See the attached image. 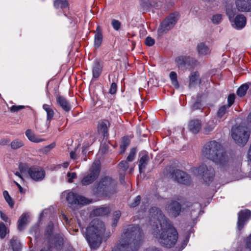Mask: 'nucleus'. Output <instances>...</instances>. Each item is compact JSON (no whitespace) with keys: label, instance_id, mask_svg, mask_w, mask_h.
Segmentation results:
<instances>
[{"label":"nucleus","instance_id":"473e14b6","mask_svg":"<svg viewBox=\"0 0 251 251\" xmlns=\"http://www.w3.org/2000/svg\"><path fill=\"white\" fill-rule=\"evenodd\" d=\"M11 247L13 251H19L21 249L20 243L16 238H12L10 240Z\"/></svg>","mask_w":251,"mask_h":251},{"label":"nucleus","instance_id":"c03bdc74","mask_svg":"<svg viewBox=\"0 0 251 251\" xmlns=\"http://www.w3.org/2000/svg\"><path fill=\"white\" fill-rule=\"evenodd\" d=\"M136 151L135 149L133 148L131 150L130 153L127 157V160L128 161L131 162L134 160Z\"/></svg>","mask_w":251,"mask_h":251},{"label":"nucleus","instance_id":"7c9ffc66","mask_svg":"<svg viewBox=\"0 0 251 251\" xmlns=\"http://www.w3.org/2000/svg\"><path fill=\"white\" fill-rule=\"evenodd\" d=\"M129 144V140L127 137H124L122 139V143L120 145V153H123L126 148Z\"/></svg>","mask_w":251,"mask_h":251},{"label":"nucleus","instance_id":"6ab92c4d","mask_svg":"<svg viewBox=\"0 0 251 251\" xmlns=\"http://www.w3.org/2000/svg\"><path fill=\"white\" fill-rule=\"evenodd\" d=\"M140 159L139 160V168L140 173L143 172L148 162L149 161V156L146 151H142L140 154Z\"/></svg>","mask_w":251,"mask_h":251},{"label":"nucleus","instance_id":"72a5a7b5","mask_svg":"<svg viewBox=\"0 0 251 251\" xmlns=\"http://www.w3.org/2000/svg\"><path fill=\"white\" fill-rule=\"evenodd\" d=\"M98 128L99 131L105 136L107 132V122L102 121L99 124Z\"/></svg>","mask_w":251,"mask_h":251},{"label":"nucleus","instance_id":"a211bd4d","mask_svg":"<svg viewBox=\"0 0 251 251\" xmlns=\"http://www.w3.org/2000/svg\"><path fill=\"white\" fill-rule=\"evenodd\" d=\"M197 50L200 56H207L211 52L210 48L203 42L200 43L197 45Z\"/></svg>","mask_w":251,"mask_h":251},{"label":"nucleus","instance_id":"ddd939ff","mask_svg":"<svg viewBox=\"0 0 251 251\" xmlns=\"http://www.w3.org/2000/svg\"><path fill=\"white\" fill-rule=\"evenodd\" d=\"M251 217V212L245 209L240 211L238 213L237 228L239 230L242 229L245 224Z\"/></svg>","mask_w":251,"mask_h":251},{"label":"nucleus","instance_id":"423d86ee","mask_svg":"<svg viewBox=\"0 0 251 251\" xmlns=\"http://www.w3.org/2000/svg\"><path fill=\"white\" fill-rule=\"evenodd\" d=\"M19 169L21 173L25 176H29L35 181L43 180L46 176L45 170L40 167H31L30 168L20 165Z\"/></svg>","mask_w":251,"mask_h":251},{"label":"nucleus","instance_id":"ea45409f","mask_svg":"<svg viewBox=\"0 0 251 251\" xmlns=\"http://www.w3.org/2000/svg\"><path fill=\"white\" fill-rule=\"evenodd\" d=\"M235 96L234 94H230L227 98L228 104L225 105L227 108H229L233 104L235 100Z\"/></svg>","mask_w":251,"mask_h":251},{"label":"nucleus","instance_id":"58836bf2","mask_svg":"<svg viewBox=\"0 0 251 251\" xmlns=\"http://www.w3.org/2000/svg\"><path fill=\"white\" fill-rule=\"evenodd\" d=\"M128 164L126 161H122L119 164V169L125 172L128 168Z\"/></svg>","mask_w":251,"mask_h":251},{"label":"nucleus","instance_id":"79ce46f5","mask_svg":"<svg viewBox=\"0 0 251 251\" xmlns=\"http://www.w3.org/2000/svg\"><path fill=\"white\" fill-rule=\"evenodd\" d=\"M121 216V212L120 211H116L114 213V220L112 223V226H115L118 222V220Z\"/></svg>","mask_w":251,"mask_h":251},{"label":"nucleus","instance_id":"bb28decb","mask_svg":"<svg viewBox=\"0 0 251 251\" xmlns=\"http://www.w3.org/2000/svg\"><path fill=\"white\" fill-rule=\"evenodd\" d=\"M199 81V74L197 72H194L191 73L189 75V88L195 86Z\"/></svg>","mask_w":251,"mask_h":251},{"label":"nucleus","instance_id":"aec40b11","mask_svg":"<svg viewBox=\"0 0 251 251\" xmlns=\"http://www.w3.org/2000/svg\"><path fill=\"white\" fill-rule=\"evenodd\" d=\"M57 103L66 112H68L71 110V105L66 99L61 96L56 97Z\"/></svg>","mask_w":251,"mask_h":251},{"label":"nucleus","instance_id":"09e8293b","mask_svg":"<svg viewBox=\"0 0 251 251\" xmlns=\"http://www.w3.org/2000/svg\"><path fill=\"white\" fill-rule=\"evenodd\" d=\"M117 91V84L113 82L111 84L109 91V93L111 94H114Z\"/></svg>","mask_w":251,"mask_h":251},{"label":"nucleus","instance_id":"69168bd1","mask_svg":"<svg viewBox=\"0 0 251 251\" xmlns=\"http://www.w3.org/2000/svg\"><path fill=\"white\" fill-rule=\"evenodd\" d=\"M15 175L16 176H18V177H19L22 180H23V176L21 175L20 173H19L18 172H16L15 173Z\"/></svg>","mask_w":251,"mask_h":251},{"label":"nucleus","instance_id":"3c124183","mask_svg":"<svg viewBox=\"0 0 251 251\" xmlns=\"http://www.w3.org/2000/svg\"><path fill=\"white\" fill-rule=\"evenodd\" d=\"M67 176L68 177V182L69 183H72L73 182V179L76 177V175L75 173H68L67 174Z\"/></svg>","mask_w":251,"mask_h":251},{"label":"nucleus","instance_id":"774afa93","mask_svg":"<svg viewBox=\"0 0 251 251\" xmlns=\"http://www.w3.org/2000/svg\"><path fill=\"white\" fill-rule=\"evenodd\" d=\"M62 216L63 217L64 219L66 221V223H67L68 219H67V217L65 215H63Z\"/></svg>","mask_w":251,"mask_h":251},{"label":"nucleus","instance_id":"7ed1b4c3","mask_svg":"<svg viewBox=\"0 0 251 251\" xmlns=\"http://www.w3.org/2000/svg\"><path fill=\"white\" fill-rule=\"evenodd\" d=\"M203 155L215 163L221 171L226 170L228 166L229 158L222 146L215 141L207 143L202 150Z\"/></svg>","mask_w":251,"mask_h":251},{"label":"nucleus","instance_id":"864d4df0","mask_svg":"<svg viewBox=\"0 0 251 251\" xmlns=\"http://www.w3.org/2000/svg\"><path fill=\"white\" fill-rule=\"evenodd\" d=\"M57 241L58 245L55 244V246L57 249H59L63 244V239L61 237H58Z\"/></svg>","mask_w":251,"mask_h":251},{"label":"nucleus","instance_id":"f8f14e48","mask_svg":"<svg viewBox=\"0 0 251 251\" xmlns=\"http://www.w3.org/2000/svg\"><path fill=\"white\" fill-rule=\"evenodd\" d=\"M227 14L228 15L229 20L231 23V25L233 28L237 30H240L245 26L247 23V19L246 17L243 15H237L234 19L231 20V14H230L228 11H227Z\"/></svg>","mask_w":251,"mask_h":251},{"label":"nucleus","instance_id":"13d9d810","mask_svg":"<svg viewBox=\"0 0 251 251\" xmlns=\"http://www.w3.org/2000/svg\"><path fill=\"white\" fill-rule=\"evenodd\" d=\"M9 143V140L7 139H3L0 140V144L2 145H7Z\"/></svg>","mask_w":251,"mask_h":251},{"label":"nucleus","instance_id":"680f3d73","mask_svg":"<svg viewBox=\"0 0 251 251\" xmlns=\"http://www.w3.org/2000/svg\"><path fill=\"white\" fill-rule=\"evenodd\" d=\"M7 202V203L9 204V205L11 206V207H12L14 205V202L12 200V199L11 198V197L9 198V199H6L5 200Z\"/></svg>","mask_w":251,"mask_h":251},{"label":"nucleus","instance_id":"2f4dec72","mask_svg":"<svg viewBox=\"0 0 251 251\" xmlns=\"http://www.w3.org/2000/svg\"><path fill=\"white\" fill-rule=\"evenodd\" d=\"M248 89L249 85L247 84H244L242 85L237 91V95L241 97L244 96Z\"/></svg>","mask_w":251,"mask_h":251},{"label":"nucleus","instance_id":"f704fd0d","mask_svg":"<svg viewBox=\"0 0 251 251\" xmlns=\"http://www.w3.org/2000/svg\"><path fill=\"white\" fill-rule=\"evenodd\" d=\"M54 5L57 8H65L68 7V4L66 0H56L54 1Z\"/></svg>","mask_w":251,"mask_h":251},{"label":"nucleus","instance_id":"f3484780","mask_svg":"<svg viewBox=\"0 0 251 251\" xmlns=\"http://www.w3.org/2000/svg\"><path fill=\"white\" fill-rule=\"evenodd\" d=\"M167 209L172 216L176 217L181 211V205L177 201H172L167 206Z\"/></svg>","mask_w":251,"mask_h":251},{"label":"nucleus","instance_id":"c9c22d12","mask_svg":"<svg viewBox=\"0 0 251 251\" xmlns=\"http://www.w3.org/2000/svg\"><path fill=\"white\" fill-rule=\"evenodd\" d=\"M9 231L6 227L5 224L2 223H0V238L1 239L4 238L6 234L8 233Z\"/></svg>","mask_w":251,"mask_h":251},{"label":"nucleus","instance_id":"6e6552de","mask_svg":"<svg viewBox=\"0 0 251 251\" xmlns=\"http://www.w3.org/2000/svg\"><path fill=\"white\" fill-rule=\"evenodd\" d=\"M179 18V14L174 12L170 14L161 23L158 30L157 34L162 36L171 30L176 25Z\"/></svg>","mask_w":251,"mask_h":251},{"label":"nucleus","instance_id":"9b49d317","mask_svg":"<svg viewBox=\"0 0 251 251\" xmlns=\"http://www.w3.org/2000/svg\"><path fill=\"white\" fill-rule=\"evenodd\" d=\"M66 201L71 204L81 205L89 204L90 202V201L85 197L72 192L67 194Z\"/></svg>","mask_w":251,"mask_h":251},{"label":"nucleus","instance_id":"8fccbe9b","mask_svg":"<svg viewBox=\"0 0 251 251\" xmlns=\"http://www.w3.org/2000/svg\"><path fill=\"white\" fill-rule=\"evenodd\" d=\"M154 42V40L151 37H147L146 39V44L148 46H153Z\"/></svg>","mask_w":251,"mask_h":251},{"label":"nucleus","instance_id":"20e7f679","mask_svg":"<svg viewBox=\"0 0 251 251\" xmlns=\"http://www.w3.org/2000/svg\"><path fill=\"white\" fill-rule=\"evenodd\" d=\"M104 231V225L100 220L95 219L90 223L86 228V238L91 248L96 249L100 246Z\"/></svg>","mask_w":251,"mask_h":251},{"label":"nucleus","instance_id":"393cba45","mask_svg":"<svg viewBox=\"0 0 251 251\" xmlns=\"http://www.w3.org/2000/svg\"><path fill=\"white\" fill-rule=\"evenodd\" d=\"M25 135L28 140L32 142L40 143L44 141V139L36 136L30 129H27L25 131Z\"/></svg>","mask_w":251,"mask_h":251},{"label":"nucleus","instance_id":"052dcab7","mask_svg":"<svg viewBox=\"0 0 251 251\" xmlns=\"http://www.w3.org/2000/svg\"><path fill=\"white\" fill-rule=\"evenodd\" d=\"M70 157L71 158L74 159V160H75V159H77V155L76 154V153L74 152V151H71L70 152Z\"/></svg>","mask_w":251,"mask_h":251},{"label":"nucleus","instance_id":"c85d7f7f","mask_svg":"<svg viewBox=\"0 0 251 251\" xmlns=\"http://www.w3.org/2000/svg\"><path fill=\"white\" fill-rule=\"evenodd\" d=\"M43 108L47 112V120L50 122V121L52 120L54 116V111L53 109L50 107V105L44 104L43 105Z\"/></svg>","mask_w":251,"mask_h":251},{"label":"nucleus","instance_id":"e433bc0d","mask_svg":"<svg viewBox=\"0 0 251 251\" xmlns=\"http://www.w3.org/2000/svg\"><path fill=\"white\" fill-rule=\"evenodd\" d=\"M170 78L171 80L173 85H174L176 88H178L179 87V84L177 80L176 73L173 71L171 72L170 74Z\"/></svg>","mask_w":251,"mask_h":251},{"label":"nucleus","instance_id":"a18cd8bd","mask_svg":"<svg viewBox=\"0 0 251 251\" xmlns=\"http://www.w3.org/2000/svg\"><path fill=\"white\" fill-rule=\"evenodd\" d=\"M140 200H141L140 196H137L134 200L133 201L129 204V206L130 207H133V208L136 207L139 204V203L140 202Z\"/></svg>","mask_w":251,"mask_h":251},{"label":"nucleus","instance_id":"0e129e2a","mask_svg":"<svg viewBox=\"0 0 251 251\" xmlns=\"http://www.w3.org/2000/svg\"><path fill=\"white\" fill-rule=\"evenodd\" d=\"M146 251H161L156 248H150L146 250Z\"/></svg>","mask_w":251,"mask_h":251},{"label":"nucleus","instance_id":"a878e982","mask_svg":"<svg viewBox=\"0 0 251 251\" xmlns=\"http://www.w3.org/2000/svg\"><path fill=\"white\" fill-rule=\"evenodd\" d=\"M29 215L28 213H23L18 221V229L22 230L27 223Z\"/></svg>","mask_w":251,"mask_h":251},{"label":"nucleus","instance_id":"4be33fe9","mask_svg":"<svg viewBox=\"0 0 251 251\" xmlns=\"http://www.w3.org/2000/svg\"><path fill=\"white\" fill-rule=\"evenodd\" d=\"M189 129L194 133H197L201 129V123L199 120H192L189 122Z\"/></svg>","mask_w":251,"mask_h":251},{"label":"nucleus","instance_id":"338daca9","mask_svg":"<svg viewBox=\"0 0 251 251\" xmlns=\"http://www.w3.org/2000/svg\"><path fill=\"white\" fill-rule=\"evenodd\" d=\"M69 164V163L67 162H64L62 164V167L64 168H66L68 167Z\"/></svg>","mask_w":251,"mask_h":251},{"label":"nucleus","instance_id":"f257e3e1","mask_svg":"<svg viewBox=\"0 0 251 251\" xmlns=\"http://www.w3.org/2000/svg\"><path fill=\"white\" fill-rule=\"evenodd\" d=\"M150 222L152 225L153 236L160 244L167 248L174 246L178 239V234L175 227L156 207L150 210Z\"/></svg>","mask_w":251,"mask_h":251},{"label":"nucleus","instance_id":"4c0bfd02","mask_svg":"<svg viewBox=\"0 0 251 251\" xmlns=\"http://www.w3.org/2000/svg\"><path fill=\"white\" fill-rule=\"evenodd\" d=\"M217 121L214 122V120L210 121L207 124L206 126L204 127V130L206 132L211 131L215 127L217 124Z\"/></svg>","mask_w":251,"mask_h":251},{"label":"nucleus","instance_id":"6e6d98bb","mask_svg":"<svg viewBox=\"0 0 251 251\" xmlns=\"http://www.w3.org/2000/svg\"><path fill=\"white\" fill-rule=\"evenodd\" d=\"M246 245H247V247L251 250V234L247 239Z\"/></svg>","mask_w":251,"mask_h":251},{"label":"nucleus","instance_id":"1a4fd4ad","mask_svg":"<svg viewBox=\"0 0 251 251\" xmlns=\"http://www.w3.org/2000/svg\"><path fill=\"white\" fill-rule=\"evenodd\" d=\"M192 171L195 176L201 177L205 182L211 181L215 175L213 168L211 167L208 168L203 164L200 165L198 168L192 169Z\"/></svg>","mask_w":251,"mask_h":251},{"label":"nucleus","instance_id":"9d476101","mask_svg":"<svg viewBox=\"0 0 251 251\" xmlns=\"http://www.w3.org/2000/svg\"><path fill=\"white\" fill-rule=\"evenodd\" d=\"M100 172V166L98 163H94L90 169L89 173L81 180L83 185L92 183L98 177Z\"/></svg>","mask_w":251,"mask_h":251},{"label":"nucleus","instance_id":"37998d69","mask_svg":"<svg viewBox=\"0 0 251 251\" xmlns=\"http://www.w3.org/2000/svg\"><path fill=\"white\" fill-rule=\"evenodd\" d=\"M111 25L113 28L116 30H118L121 27V23L117 20L113 19L112 20Z\"/></svg>","mask_w":251,"mask_h":251},{"label":"nucleus","instance_id":"5fc2aeb1","mask_svg":"<svg viewBox=\"0 0 251 251\" xmlns=\"http://www.w3.org/2000/svg\"><path fill=\"white\" fill-rule=\"evenodd\" d=\"M0 217L6 223L10 224V221L8 217L5 214L3 213L1 211H0Z\"/></svg>","mask_w":251,"mask_h":251},{"label":"nucleus","instance_id":"de8ad7c7","mask_svg":"<svg viewBox=\"0 0 251 251\" xmlns=\"http://www.w3.org/2000/svg\"><path fill=\"white\" fill-rule=\"evenodd\" d=\"M55 146V144L54 143H52L50 144V145L45 147L43 151L44 153H48L49 152L50 150H51L52 149H53Z\"/></svg>","mask_w":251,"mask_h":251},{"label":"nucleus","instance_id":"dca6fc26","mask_svg":"<svg viewBox=\"0 0 251 251\" xmlns=\"http://www.w3.org/2000/svg\"><path fill=\"white\" fill-rule=\"evenodd\" d=\"M236 6L240 12H251V0H236Z\"/></svg>","mask_w":251,"mask_h":251},{"label":"nucleus","instance_id":"4d7b16f0","mask_svg":"<svg viewBox=\"0 0 251 251\" xmlns=\"http://www.w3.org/2000/svg\"><path fill=\"white\" fill-rule=\"evenodd\" d=\"M201 107V104L199 102H196L192 106V108L193 110L198 109L200 108Z\"/></svg>","mask_w":251,"mask_h":251},{"label":"nucleus","instance_id":"cd10ccee","mask_svg":"<svg viewBox=\"0 0 251 251\" xmlns=\"http://www.w3.org/2000/svg\"><path fill=\"white\" fill-rule=\"evenodd\" d=\"M93 212L96 216H104L110 212V209L108 207H100L94 209Z\"/></svg>","mask_w":251,"mask_h":251},{"label":"nucleus","instance_id":"412c9836","mask_svg":"<svg viewBox=\"0 0 251 251\" xmlns=\"http://www.w3.org/2000/svg\"><path fill=\"white\" fill-rule=\"evenodd\" d=\"M95 32L94 46L96 48H98L101 45L103 40L102 30L100 26H97Z\"/></svg>","mask_w":251,"mask_h":251},{"label":"nucleus","instance_id":"a19ab883","mask_svg":"<svg viewBox=\"0 0 251 251\" xmlns=\"http://www.w3.org/2000/svg\"><path fill=\"white\" fill-rule=\"evenodd\" d=\"M222 19V15L221 14H216L213 16L212 18V21L215 24H219Z\"/></svg>","mask_w":251,"mask_h":251},{"label":"nucleus","instance_id":"b1692460","mask_svg":"<svg viewBox=\"0 0 251 251\" xmlns=\"http://www.w3.org/2000/svg\"><path fill=\"white\" fill-rule=\"evenodd\" d=\"M102 66L98 61H95L92 68L93 76L97 78L101 73Z\"/></svg>","mask_w":251,"mask_h":251},{"label":"nucleus","instance_id":"0eeeda50","mask_svg":"<svg viewBox=\"0 0 251 251\" xmlns=\"http://www.w3.org/2000/svg\"><path fill=\"white\" fill-rule=\"evenodd\" d=\"M250 131L247 126H238L233 127L231 136L235 142L240 146H244L248 142Z\"/></svg>","mask_w":251,"mask_h":251},{"label":"nucleus","instance_id":"4468645a","mask_svg":"<svg viewBox=\"0 0 251 251\" xmlns=\"http://www.w3.org/2000/svg\"><path fill=\"white\" fill-rule=\"evenodd\" d=\"M175 61L179 68L186 69L194 62V59L190 56H179L176 58Z\"/></svg>","mask_w":251,"mask_h":251},{"label":"nucleus","instance_id":"5701e85b","mask_svg":"<svg viewBox=\"0 0 251 251\" xmlns=\"http://www.w3.org/2000/svg\"><path fill=\"white\" fill-rule=\"evenodd\" d=\"M229 109L226 105L219 107L217 112V120L219 122L224 121L227 117V109Z\"/></svg>","mask_w":251,"mask_h":251},{"label":"nucleus","instance_id":"f03ea898","mask_svg":"<svg viewBox=\"0 0 251 251\" xmlns=\"http://www.w3.org/2000/svg\"><path fill=\"white\" fill-rule=\"evenodd\" d=\"M143 240V233L138 226L130 225L121 235L118 246L112 251H137Z\"/></svg>","mask_w":251,"mask_h":251},{"label":"nucleus","instance_id":"bf43d9fd","mask_svg":"<svg viewBox=\"0 0 251 251\" xmlns=\"http://www.w3.org/2000/svg\"><path fill=\"white\" fill-rule=\"evenodd\" d=\"M14 183L16 185V186L18 187V189H19V191L20 192V193H24V191L23 189V188L22 187V186L18 183L16 181H14Z\"/></svg>","mask_w":251,"mask_h":251},{"label":"nucleus","instance_id":"e2e57ef3","mask_svg":"<svg viewBox=\"0 0 251 251\" xmlns=\"http://www.w3.org/2000/svg\"><path fill=\"white\" fill-rule=\"evenodd\" d=\"M3 196L5 200L9 199L10 197L8 192L7 191H4L3 193Z\"/></svg>","mask_w":251,"mask_h":251},{"label":"nucleus","instance_id":"603ef678","mask_svg":"<svg viewBox=\"0 0 251 251\" xmlns=\"http://www.w3.org/2000/svg\"><path fill=\"white\" fill-rule=\"evenodd\" d=\"M194 207L196 208V210L194 211V216L195 217H196L200 211V205L199 203H196L195 204Z\"/></svg>","mask_w":251,"mask_h":251},{"label":"nucleus","instance_id":"39448f33","mask_svg":"<svg viewBox=\"0 0 251 251\" xmlns=\"http://www.w3.org/2000/svg\"><path fill=\"white\" fill-rule=\"evenodd\" d=\"M116 191L115 182L110 177H102L99 183L93 189V193L99 197H110Z\"/></svg>","mask_w":251,"mask_h":251},{"label":"nucleus","instance_id":"2eb2a0df","mask_svg":"<svg viewBox=\"0 0 251 251\" xmlns=\"http://www.w3.org/2000/svg\"><path fill=\"white\" fill-rule=\"evenodd\" d=\"M174 177L176 180L179 183L188 184L191 181L189 176L179 170L175 171Z\"/></svg>","mask_w":251,"mask_h":251},{"label":"nucleus","instance_id":"49530a36","mask_svg":"<svg viewBox=\"0 0 251 251\" xmlns=\"http://www.w3.org/2000/svg\"><path fill=\"white\" fill-rule=\"evenodd\" d=\"M24 108L25 106L23 105H13L10 108V111L11 112H17Z\"/></svg>","mask_w":251,"mask_h":251},{"label":"nucleus","instance_id":"c756f323","mask_svg":"<svg viewBox=\"0 0 251 251\" xmlns=\"http://www.w3.org/2000/svg\"><path fill=\"white\" fill-rule=\"evenodd\" d=\"M24 146V143L22 140L16 139L10 143V147L13 150L18 149Z\"/></svg>","mask_w":251,"mask_h":251}]
</instances>
